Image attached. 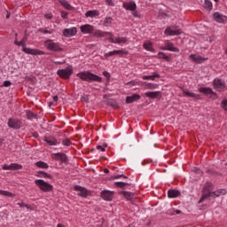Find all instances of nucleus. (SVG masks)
<instances>
[{
    "label": "nucleus",
    "instance_id": "obj_1",
    "mask_svg": "<svg viewBox=\"0 0 227 227\" xmlns=\"http://www.w3.org/2000/svg\"><path fill=\"white\" fill-rule=\"evenodd\" d=\"M27 42V37L25 36L20 42L15 40L14 44L18 45V47H23L22 51L25 54H31L32 56H43V54H45L43 51L26 47Z\"/></svg>",
    "mask_w": 227,
    "mask_h": 227
},
{
    "label": "nucleus",
    "instance_id": "obj_2",
    "mask_svg": "<svg viewBox=\"0 0 227 227\" xmlns=\"http://www.w3.org/2000/svg\"><path fill=\"white\" fill-rule=\"evenodd\" d=\"M77 77H80L82 81H86L87 82H91L95 81L96 82H102V77L88 71L80 72L77 74Z\"/></svg>",
    "mask_w": 227,
    "mask_h": 227
},
{
    "label": "nucleus",
    "instance_id": "obj_3",
    "mask_svg": "<svg viewBox=\"0 0 227 227\" xmlns=\"http://www.w3.org/2000/svg\"><path fill=\"white\" fill-rule=\"evenodd\" d=\"M35 184L43 192H51V191H53L54 189V186H52V184L45 182L43 179H36L35 181Z\"/></svg>",
    "mask_w": 227,
    "mask_h": 227
},
{
    "label": "nucleus",
    "instance_id": "obj_4",
    "mask_svg": "<svg viewBox=\"0 0 227 227\" xmlns=\"http://www.w3.org/2000/svg\"><path fill=\"white\" fill-rule=\"evenodd\" d=\"M44 45L48 51H51L52 52H61L63 51V48L59 46V43H54L51 39L45 41Z\"/></svg>",
    "mask_w": 227,
    "mask_h": 227
},
{
    "label": "nucleus",
    "instance_id": "obj_5",
    "mask_svg": "<svg viewBox=\"0 0 227 227\" xmlns=\"http://www.w3.org/2000/svg\"><path fill=\"white\" fill-rule=\"evenodd\" d=\"M57 74L61 77V79H70V76L74 74V69L72 66H68L64 69L58 70Z\"/></svg>",
    "mask_w": 227,
    "mask_h": 227
},
{
    "label": "nucleus",
    "instance_id": "obj_6",
    "mask_svg": "<svg viewBox=\"0 0 227 227\" xmlns=\"http://www.w3.org/2000/svg\"><path fill=\"white\" fill-rule=\"evenodd\" d=\"M202 195L200 200H199V205L203 203V201H205V200H210L212 198V189L207 188L206 185L203 186L202 188Z\"/></svg>",
    "mask_w": 227,
    "mask_h": 227
},
{
    "label": "nucleus",
    "instance_id": "obj_7",
    "mask_svg": "<svg viewBox=\"0 0 227 227\" xmlns=\"http://www.w3.org/2000/svg\"><path fill=\"white\" fill-rule=\"evenodd\" d=\"M100 196L105 201H111L112 200H114V192L104 190L100 192Z\"/></svg>",
    "mask_w": 227,
    "mask_h": 227
},
{
    "label": "nucleus",
    "instance_id": "obj_8",
    "mask_svg": "<svg viewBox=\"0 0 227 227\" xmlns=\"http://www.w3.org/2000/svg\"><path fill=\"white\" fill-rule=\"evenodd\" d=\"M200 93H203V95H206V97H217V93L214 92L212 90V88L210 87H200L199 88Z\"/></svg>",
    "mask_w": 227,
    "mask_h": 227
},
{
    "label": "nucleus",
    "instance_id": "obj_9",
    "mask_svg": "<svg viewBox=\"0 0 227 227\" xmlns=\"http://www.w3.org/2000/svg\"><path fill=\"white\" fill-rule=\"evenodd\" d=\"M53 159L55 160H60L64 164H68V156L63 153H57L53 154Z\"/></svg>",
    "mask_w": 227,
    "mask_h": 227
},
{
    "label": "nucleus",
    "instance_id": "obj_10",
    "mask_svg": "<svg viewBox=\"0 0 227 227\" xmlns=\"http://www.w3.org/2000/svg\"><path fill=\"white\" fill-rule=\"evenodd\" d=\"M74 189L79 192L78 196H81V198H88V194H90V192L81 185H75Z\"/></svg>",
    "mask_w": 227,
    "mask_h": 227
},
{
    "label": "nucleus",
    "instance_id": "obj_11",
    "mask_svg": "<svg viewBox=\"0 0 227 227\" xmlns=\"http://www.w3.org/2000/svg\"><path fill=\"white\" fill-rule=\"evenodd\" d=\"M161 51H170L171 52H180V49L174 46L169 41L165 42V47H161Z\"/></svg>",
    "mask_w": 227,
    "mask_h": 227
},
{
    "label": "nucleus",
    "instance_id": "obj_12",
    "mask_svg": "<svg viewBox=\"0 0 227 227\" xmlns=\"http://www.w3.org/2000/svg\"><path fill=\"white\" fill-rule=\"evenodd\" d=\"M164 33L167 36H178V35H182V29L173 30V28H171V27H168L165 29Z\"/></svg>",
    "mask_w": 227,
    "mask_h": 227
},
{
    "label": "nucleus",
    "instance_id": "obj_13",
    "mask_svg": "<svg viewBox=\"0 0 227 227\" xmlns=\"http://www.w3.org/2000/svg\"><path fill=\"white\" fill-rule=\"evenodd\" d=\"M8 127H10V129H19L20 127H22V122H20L19 120L11 118L8 121Z\"/></svg>",
    "mask_w": 227,
    "mask_h": 227
},
{
    "label": "nucleus",
    "instance_id": "obj_14",
    "mask_svg": "<svg viewBox=\"0 0 227 227\" xmlns=\"http://www.w3.org/2000/svg\"><path fill=\"white\" fill-rule=\"evenodd\" d=\"M145 97H147L148 98H158L159 100H160V98H162V92L161 91H147L145 93Z\"/></svg>",
    "mask_w": 227,
    "mask_h": 227
},
{
    "label": "nucleus",
    "instance_id": "obj_15",
    "mask_svg": "<svg viewBox=\"0 0 227 227\" xmlns=\"http://www.w3.org/2000/svg\"><path fill=\"white\" fill-rule=\"evenodd\" d=\"M118 194H120L121 196H123V198H125L127 201H132V200H134L136 196L134 192H127V191H120Z\"/></svg>",
    "mask_w": 227,
    "mask_h": 227
},
{
    "label": "nucleus",
    "instance_id": "obj_16",
    "mask_svg": "<svg viewBox=\"0 0 227 227\" xmlns=\"http://www.w3.org/2000/svg\"><path fill=\"white\" fill-rule=\"evenodd\" d=\"M213 84L215 90H218V91H221L222 90H224V88H226V84L224 83V82L219 78L215 79Z\"/></svg>",
    "mask_w": 227,
    "mask_h": 227
},
{
    "label": "nucleus",
    "instance_id": "obj_17",
    "mask_svg": "<svg viewBox=\"0 0 227 227\" xmlns=\"http://www.w3.org/2000/svg\"><path fill=\"white\" fill-rule=\"evenodd\" d=\"M213 19L215 20V22H220L221 24H224V22L227 21V17L220 12H215L213 14Z\"/></svg>",
    "mask_w": 227,
    "mask_h": 227
},
{
    "label": "nucleus",
    "instance_id": "obj_18",
    "mask_svg": "<svg viewBox=\"0 0 227 227\" xmlns=\"http://www.w3.org/2000/svg\"><path fill=\"white\" fill-rule=\"evenodd\" d=\"M64 36L66 38H70V36H75L77 35V27H72V28H66L63 31Z\"/></svg>",
    "mask_w": 227,
    "mask_h": 227
},
{
    "label": "nucleus",
    "instance_id": "obj_19",
    "mask_svg": "<svg viewBox=\"0 0 227 227\" xmlns=\"http://www.w3.org/2000/svg\"><path fill=\"white\" fill-rule=\"evenodd\" d=\"M137 100H141V95L137 93L126 97V104H134V102H137Z\"/></svg>",
    "mask_w": 227,
    "mask_h": 227
},
{
    "label": "nucleus",
    "instance_id": "obj_20",
    "mask_svg": "<svg viewBox=\"0 0 227 227\" xmlns=\"http://www.w3.org/2000/svg\"><path fill=\"white\" fill-rule=\"evenodd\" d=\"M123 8L125 10H128L129 12H136V9L137 8V5L136 4V2H124L123 3Z\"/></svg>",
    "mask_w": 227,
    "mask_h": 227
},
{
    "label": "nucleus",
    "instance_id": "obj_21",
    "mask_svg": "<svg viewBox=\"0 0 227 227\" xmlns=\"http://www.w3.org/2000/svg\"><path fill=\"white\" fill-rule=\"evenodd\" d=\"M108 41L111 42V43H127L128 40L127 37H118L114 41V38H113V35L107 38Z\"/></svg>",
    "mask_w": 227,
    "mask_h": 227
},
{
    "label": "nucleus",
    "instance_id": "obj_22",
    "mask_svg": "<svg viewBox=\"0 0 227 227\" xmlns=\"http://www.w3.org/2000/svg\"><path fill=\"white\" fill-rule=\"evenodd\" d=\"M123 54H129V52H127L123 50H114L113 51H109L105 56H106V58H109V56H116V55L121 56Z\"/></svg>",
    "mask_w": 227,
    "mask_h": 227
},
{
    "label": "nucleus",
    "instance_id": "obj_23",
    "mask_svg": "<svg viewBox=\"0 0 227 227\" xmlns=\"http://www.w3.org/2000/svg\"><path fill=\"white\" fill-rule=\"evenodd\" d=\"M183 93H184V95H185V97H189L190 98H196V100L201 99V97L199 94H195L194 92H191L188 90H184Z\"/></svg>",
    "mask_w": 227,
    "mask_h": 227
},
{
    "label": "nucleus",
    "instance_id": "obj_24",
    "mask_svg": "<svg viewBox=\"0 0 227 227\" xmlns=\"http://www.w3.org/2000/svg\"><path fill=\"white\" fill-rule=\"evenodd\" d=\"M44 142L47 143V145H49L50 146H56V145H58V139H56V137H45Z\"/></svg>",
    "mask_w": 227,
    "mask_h": 227
},
{
    "label": "nucleus",
    "instance_id": "obj_25",
    "mask_svg": "<svg viewBox=\"0 0 227 227\" xmlns=\"http://www.w3.org/2000/svg\"><path fill=\"white\" fill-rule=\"evenodd\" d=\"M82 33H88V34H91L93 33V26L90 25V24H86V25H83L80 27Z\"/></svg>",
    "mask_w": 227,
    "mask_h": 227
},
{
    "label": "nucleus",
    "instance_id": "obj_26",
    "mask_svg": "<svg viewBox=\"0 0 227 227\" xmlns=\"http://www.w3.org/2000/svg\"><path fill=\"white\" fill-rule=\"evenodd\" d=\"M226 194V189H219L211 192V198H219V196H224Z\"/></svg>",
    "mask_w": 227,
    "mask_h": 227
},
{
    "label": "nucleus",
    "instance_id": "obj_27",
    "mask_svg": "<svg viewBox=\"0 0 227 227\" xmlns=\"http://www.w3.org/2000/svg\"><path fill=\"white\" fill-rule=\"evenodd\" d=\"M114 185L118 189H122V191H125V189H127L130 185V184L125 182H115Z\"/></svg>",
    "mask_w": 227,
    "mask_h": 227
},
{
    "label": "nucleus",
    "instance_id": "obj_28",
    "mask_svg": "<svg viewBox=\"0 0 227 227\" xmlns=\"http://www.w3.org/2000/svg\"><path fill=\"white\" fill-rule=\"evenodd\" d=\"M190 59H192L195 63H203L205 61V59L201 56H197L195 54L190 55Z\"/></svg>",
    "mask_w": 227,
    "mask_h": 227
},
{
    "label": "nucleus",
    "instance_id": "obj_29",
    "mask_svg": "<svg viewBox=\"0 0 227 227\" xmlns=\"http://www.w3.org/2000/svg\"><path fill=\"white\" fill-rule=\"evenodd\" d=\"M180 191L178 190H169L168 192V198H178L180 196Z\"/></svg>",
    "mask_w": 227,
    "mask_h": 227
},
{
    "label": "nucleus",
    "instance_id": "obj_30",
    "mask_svg": "<svg viewBox=\"0 0 227 227\" xmlns=\"http://www.w3.org/2000/svg\"><path fill=\"white\" fill-rule=\"evenodd\" d=\"M155 78L160 79V74L157 73H153V75H145L143 76L144 81H148L151 79V81H155Z\"/></svg>",
    "mask_w": 227,
    "mask_h": 227
},
{
    "label": "nucleus",
    "instance_id": "obj_31",
    "mask_svg": "<svg viewBox=\"0 0 227 227\" xmlns=\"http://www.w3.org/2000/svg\"><path fill=\"white\" fill-rule=\"evenodd\" d=\"M99 15H100V12H98V11L97 10L88 11L85 13V17H90L91 19H93V17H98Z\"/></svg>",
    "mask_w": 227,
    "mask_h": 227
},
{
    "label": "nucleus",
    "instance_id": "obj_32",
    "mask_svg": "<svg viewBox=\"0 0 227 227\" xmlns=\"http://www.w3.org/2000/svg\"><path fill=\"white\" fill-rule=\"evenodd\" d=\"M37 176L39 178H50V180H52V176H51V174H48L45 171H38L37 172Z\"/></svg>",
    "mask_w": 227,
    "mask_h": 227
},
{
    "label": "nucleus",
    "instance_id": "obj_33",
    "mask_svg": "<svg viewBox=\"0 0 227 227\" xmlns=\"http://www.w3.org/2000/svg\"><path fill=\"white\" fill-rule=\"evenodd\" d=\"M158 56H159L160 59H164L165 61H168V62L171 61V56H168V55H166V53H164L162 51H160L158 53Z\"/></svg>",
    "mask_w": 227,
    "mask_h": 227
},
{
    "label": "nucleus",
    "instance_id": "obj_34",
    "mask_svg": "<svg viewBox=\"0 0 227 227\" xmlns=\"http://www.w3.org/2000/svg\"><path fill=\"white\" fill-rule=\"evenodd\" d=\"M203 8H205V10H208V12H212V2L210 0H205Z\"/></svg>",
    "mask_w": 227,
    "mask_h": 227
},
{
    "label": "nucleus",
    "instance_id": "obj_35",
    "mask_svg": "<svg viewBox=\"0 0 227 227\" xmlns=\"http://www.w3.org/2000/svg\"><path fill=\"white\" fill-rule=\"evenodd\" d=\"M107 105L110 106L111 107H114V109H119L120 106H118V103L114 99H108L107 100Z\"/></svg>",
    "mask_w": 227,
    "mask_h": 227
},
{
    "label": "nucleus",
    "instance_id": "obj_36",
    "mask_svg": "<svg viewBox=\"0 0 227 227\" xmlns=\"http://www.w3.org/2000/svg\"><path fill=\"white\" fill-rule=\"evenodd\" d=\"M59 3H60L64 8H66V10H72L74 8L70 4H68V1L67 0H59Z\"/></svg>",
    "mask_w": 227,
    "mask_h": 227
},
{
    "label": "nucleus",
    "instance_id": "obj_37",
    "mask_svg": "<svg viewBox=\"0 0 227 227\" xmlns=\"http://www.w3.org/2000/svg\"><path fill=\"white\" fill-rule=\"evenodd\" d=\"M144 49H145V51H149L150 52H155V49H153V46H152V43H145Z\"/></svg>",
    "mask_w": 227,
    "mask_h": 227
},
{
    "label": "nucleus",
    "instance_id": "obj_38",
    "mask_svg": "<svg viewBox=\"0 0 227 227\" xmlns=\"http://www.w3.org/2000/svg\"><path fill=\"white\" fill-rule=\"evenodd\" d=\"M0 195L1 196H7V198H15V194L8 192V191H3L0 190Z\"/></svg>",
    "mask_w": 227,
    "mask_h": 227
},
{
    "label": "nucleus",
    "instance_id": "obj_39",
    "mask_svg": "<svg viewBox=\"0 0 227 227\" xmlns=\"http://www.w3.org/2000/svg\"><path fill=\"white\" fill-rule=\"evenodd\" d=\"M35 166H37V168H42L43 169L49 168V165L46 162H43V161H37L35 163Z\"/></svg>",
    "mask_w": 227,
    "mask_h": 227
},
{
    "label": "nucleus",
    "instance_id": "obj_40",
    "mask_svg": "<svg viewBox=\"0 0 227 227\" xmlns=\"http://www.w3.org/2000/svg\"><path fill=\"white\" fill-rule=\"evenodd\" d=\"M11 168H12V171H17L22 168V165L19 163H12Z\"/></svg>",
    "mask_w": 227,
    "mask_h": 227
},
{
    "label": "nucleus",
    "instance_id": "obj_41",
    "mask_svg": "<svg viewBox=\"0 0 227 227\" xmlns=\"http://www.w3.org/2000/svg\"><path fill=\"white\" fill-rule=\"evenodd\" d=\"M106 35H110L111 36V33H104V32H97L94 34V36H96V38H104V36H106Z\"/></svg>",
    "mask_w": 227,
    "mask_h": 227
},
{
    "label": "nucleus",
    "instance_id": "obj_42",
    "mask_svg": "<svg viewBox=\"0 0 227 227\" xmlns=\"http://www.w3.org/2000/svg\"><path fill=\"white\" fill-rule=\"evenodd\" d=\"M36 117H37L36 114H34L31 111H27V120H33V119H35Z\"/></svg>",
    "mask_w": 227,
    "mask_h": 227
},
{
    "label": "nucleus",
    "instance_id": "obj_43",
    "mask_svg": "<svg viewBox=\"0 0 227 227\" xmlns=\"http://www.w3.org/2000/svg\"><path fill=\"white\" fill-rule=\"evenodd\" d=\"M159 88V84L157 83H147V90H155Z\"/></svg>",
    "mask_w": 227,
    "mask_h": 227
},
{
    "label": "nucleus",
    "instance_id": "obj_44",
    "mask_svg": "<svg viewBox=\"0 0 227 227\" xmlns=\"http://www.w3.org/2000/svg\"><path fill=\"white\" fill-rule=\"evenodd\" d=\"M118 178H129L127 176L121 174V175H117L114 176L110 178V180H118Z\"/></svg>",
    "mask_w": 227,
    "mask_h": 227
},
{
    "label": "nucleus",
    "instance_id": "obj_45",
    "mask_svg": "<svg viewBox=\"0 0 227 227\" xmlns=\"http://www.w3.org/2000/svg\"><path fill=\"white\" fill-rule=\"evenodd\" d=\"M113 22V19L111 17H106L103 23V26L107 27V24H111Z\"/></svg>",
    "mask_w": 227,
    "mask_h": 227
},
{
    "label": "nucleus",
    "instance_id": "obj_46",
    "mask_svg": "<svg viewBox=\"0 0 227 227\" xmlns=\"http://www.w3.org/2000/svg\"><path fill=\"white\" fill-rule=\"evenodd\" d=\"M62 145L64 146H70V145H72V141H70L68 138H66L62 141Z\"/></svg>",
    "mask_w": 227,
    "mask_h": 227
},
{
    "label": "nucleus",
    "instance_id": "obj_47",
    "mask_svg": "<svg viewBox=\"0 0 227 227\" xmlns=\"http://www.w3.org/2000/svg\"><path fill=\"white\" fill-rule=\"evenodd\" d=\"M193 171L197 175H200V176H203V175H204L203 170H201L200 168H194Z\"/></svg>",
    "mask_w": 227,
    "mask_h": 227
},
{
    "label": "nucleus",
    "instance_id": "obj_48",
    "mask_svg": "<svg viewBox=\"0 0 227 227\" xmlns=\"http://www.w3.org/2000/svg\"><path fill=\"white\" fill-rule=\"evenodd\" d=\"M39 33H43V35H52V31L47 30V29H43V28H40L39 29Z\"/></svg>",
    "mask_w": 227,
    "mask_h": 227
},
{
    "label": "nucleus",
    "instance_id": "obj_49",
    "mask_svg": "<svg viewBox=\"0 0 227 227\" xmlns=\"http://www.w3.org/2000/svg\"><path fill=\"white\" fill-rule=\"evenodd\" d=\"M103 75L107 79V82H109V81L111 80V74H109V72L107 71H104Z\"/></svg>",
    "mask_w": 227,
    "mask_h": 227
},
{
    "label": "nucleus",
    "instance_id": "obj_50",
    "mask_svg": "<svg viewBox=\"0 0 227 227\" xmlns=\"http://www.w3.org/2000/svg\"><path fill=\"white\" fill-rule=\"evenodd\" d=\"M81 100H82V102H87L88 103V100H90V96L84 95V96L82 97Z\"/></svg>",
    "mask_w": 227,
    "mask_h": 227
},
{
    "label": "nucleus",
    "instance_id": "obj_51",
    "mask_svg": "<svg viewBox=\"0 0 227 227\" xmlns=\"http://www.w3.org/2000/svg\"><path fill=\"white\" fill-rule=\"evenodd\" d=\"M3 169L12 171V164L11 165H4Z\"/></svg>",
    "mask_w": 227,
    "mask_h": 227
},
{
    "label": "nucleus",
    "instance_id": "obj_52",
    "mask_svg": "<svg viewBox=\"0 0 227 227\" xmlns=\"http://www.w3.org/2000/svg\"><path fill=\"white\" fill-rule=\"evenodd\" d=\"M61 17L62 19H68V12L62 11Z\"/></svg>",
    "mask_w": 227,
    "mask_h": 227
},
{
    "label": "nucleus",
    "instance_id": "obj_53",
    "mask_svg": "<svg viewBox=\"0 0 227 227\" xmlns=\"http://www.w3.org/2000/svg\"><path fill=\"white\" fill-rule=\"evenodd\" d=\"M175 214H182V210L176 209L174 212H169V215H175Z\"/></svg>",
    "mask_w": 227,
    "mask_h": 227
},
{
    "label": "nucleus",
    "instance_id": "obj_54",
    "mask_svg": "<svg viewBox=\"0 0 227 227\" xmlns=\"http://www.w3.org/2000/svg\"><path fill=\"white\" fill-rule=\"evenodd\" d=\"M221 107L224 109V107H227V99H224L221 103Z\"/></svg>",
    "mask_w": 227,
    "mask_h": 227
},
{
    "label": "nucleus",
    "instance_id": "obj_55",
    "mask_svg": "<svg viewBox=\"0 0 227 227\" xmlns=\"http://www.w3.org/2000/svg\"><path fill=\"white\" fill-rule=\"evenodd\" d=\"M132 15H133V17H137V18H138V19L141 18V14H139V12H137V11H133Z\"/></svg>",
    "mask_w": 227,
    "mask_h": 227
},
{
    "label": "nucleus",
    "instance_id": "obj_56",
    "mask_svg": "<svg viewBox=\"0 0 227 227\" xmlns=\"http://www.w3.org/2000/svg\"><path fill=\"white\" fill-rule=\"evenodd\" d=\"M4 88H8V86H12V82L10 81L4 82Z\"/></svg>",
    "mask_w": 227,
    "mask_h": 227
},
{
    "label": "nucleus",
    "instance_id": "obj_57",
    "mask_svg": "<svg viewBox=\"0 0 227 227\" xmlns=\"http://www.w3.org/2000/svg\"><path fill=\"white\" fill-rule=\"evenodd\" d=\"M97 150H99L100 152H106V148L102 145H97Z\"/></svg>",
    "mask_w": 227,
    "mask_h": 227
},
{
    "label": "nucleus",
    "instance_id": "obj_58",
    "mask_svg": "<svg viewBox=\"0 0 227 227\" xmlns=\"http://www.w3.org/2000/svg\"><path fill=\"white\" fill-rule=\"evenodd\" d=\"M212 183H210V182H207V183H206L205 184H204V186H206L207 189H212Z\"/></svg>",
    "mask_w": 227,
    "mask_h": 227
},
{
    "label": "nucleus",
    "instance_id": "obj_59",
    "mask_svg": "<svg viewBox=\"0 0 227 227\" xmlns=\"http://www.w3.org/2000/svg\"><path fill=\"white\" fill-rule=\"evenodd\" d=\"M106 3L109 6H114V3H113V0H106Z\"/></svg>",
    "mask_w": 227,
    "mask_h": 227
},
{
    "label": "nucleus",
    "instance_id": "obj_60",
    "mask_svg": "<svg viewBox=\"0 0 227 227\" xmlns=\"http://www.w3.org/2000/svg\"><path fill=\"white\" fill-rule=\"evenodd\" d=\"M170 27H171V29H178V26H176V25H174V26H170Z\"/></svg>",
    "mask_w": 227,
    "mask_h": 227
},
{
    "label": "nucleus",
    "instance_id": "obj_61",
    "mask_svg": "<svg viewBox=\"0 0 227 227\" xmlns=\"http://www.w3.org/2000/svg\"><path fill=\"white\" fill-rule=\"evenodd\" d=\"M206 173H209L210 175H213L214 170H212V169H207V170L206 171Z\"/></svg>",
    "mask_w": 227,
    "mask_h": 227
},
{
    "label": "nucleus",
    "instance_id": "obj_62",
    "mask_svg": "<svg viewBox=\"0 0 227 227\" xmlns=\"http://www.w3.org/2000/svg\"><path fill=\"white\" fill-rule=\"evenodd\" d=\"M45 17L46 19H52V14H46Z\"/></svg>",
    "mask_w": 227,
    "mask_h": 227
},
{
    "label": "nucleus",
    "instance_id": "obj_63",
    "mask_svg": "<svg viewBox=\"0 0 227 227\" xmlns=\"http://www.w3.org/2000/svg\"><path fill=\"white\" fill-rule=\"evenodd\" d=\"M53 102H58V96L53 97Z\"/></svg>",
    "mask_w": 227,
    "mask_h": 227
},
{
    "label": "nucleus",
    "instance_id": "obj_64",
    "mask_svg": "<svg viewBox=\"0 0 227 227\" xmlns=\"http://www.w3.org/2000/svg\"><path fill=\"white\" fill-rule=\"evenodd\" d=\"M10 16H11V13H10V12H7V14H6V19H10Z\"/></svg>",
    "mask_w": 227,
    "mask_h": 227
}]
</instances>
